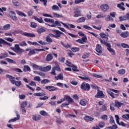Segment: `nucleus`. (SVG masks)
Listing matches in <instances>:
<instances>
[{"label": "nucleus", "instance_id": "nucleus-26", "mask_svg": "<svg viewBox=\"0 0 129 129\" xmlns=\"http://www.w3.org/2000/svg\"><path fill=\"white\" fill-rule=\"evenodd\" d=\"M23 71L24 72H27V71H31V68L29 67L28 66H24Z\"/></svg>", "mask_w": 129, "mask_h": 129}, {"label": "nucleus", "instance_id": "nucleus-22", "mask_svg": "<svg viewBox=\"0 0 129 129\" xmlns=\"http://www.w3.org/2000/svg\"><path fill=\"white\" fill-rule=\"evenodd\" d=\"M86 21V18L85 17H81L79 18L77 21V23H83V22H85Z\"/></svg>", "mask_w": 129, "mask_h": 129}, {"label": "nucleus", "instance_id": "nucleus-8", "mask_svg": "<svg viewBox=\"0 0 129 129\" xmlns=\"http://www.w3.org/2000/svg\"><path fill=\"white\" fill-rule=\"evenodd\" d=\"M16 114L17 115V117L10 119L8 122H15V121H17V120H19V119H20V115L19 114L18 111H16Z\"/></svg>", "mask_w": 129, "mask_h": 129}, {"label": "nucleus", "instance_id": "nucleus-40", "mask_svg": "<svg viewBox=\"0 0 129 129\" xmlns=\"http://www.w3.org/2000/svg\"><path fill=\"white\" fill-rule=\"evenodd\" d=\"M117 128V125H116V124H115L114 123V125H113L111 126H109V127H107V128H105V129H116Z\"/></svg>", "mask_w": 129, "mask_h": 129}, {"label": "nucleus", "instance_id": "nucleus-53", "mask_svg": "<svg viewBox=\"0 0 129 129\" xmlns=\"http://www.w3.org/2000/svg\"><path fill=\"white\" fill-rule=\"evenodd\" d=\"M31 66L33 68H36L37 69H38V68H39V66L37 65L35 63H31Z\"/></svg>", "mask_w": 129, "mask_h": 129}, {"label": "nucleus", "instance_id": "nucleus-39", "mask_svg": "<svg viewBox=\"0 0 129 129\" xmlns=\"http://www.w3.org/2000/svg\"><path fill=\"white\" fill-rule=\"evenodd\" d=\"M16 13L19 15V16H23V17H27V15H26L25 13L22 12L16 11Z\"/></svg>", "mask_w": 129, "mask_h": 129}, {"label": "nucleus", "instance_id": "nucleus-28", "mask_svg": "<svg viewBox=\"0 0 129 129\" xmlns=\"http://www.w3.org/2000/svg\"><path fill=\"white\" fill-rule=\"evenodd\" d=\"M51 81L48 79H44L41 81V84H46V83H49Z\"/></svg>", "mask_w": 129, "mask_h": 129}, {"label": "nucleus", "instance_id": "nucleus-24", "mask_svg": "<svg viewBox=\"0 0 129 129\" xmlns=\"http://www.w3.org/2000/svg\"><path fill=\"white\" fill-rule=\"evenodd\" d=\"M129 33L128 32L126 31L125 32L121 33V36L123 38H126L127 37H128Z\"/></svg>", "mask_w": 129, "mask_h": 129}, {"label": "nucleus", "instance_id": "nucleus-60", "mask_svg": "<svg viewBox=\"0 0 129 129\" xmlns=\"http://www.w3.org/2000/svg\"><path fill=\"white\" fill-rule=\"evenodd\" d=\"M87 40V37H86V36H83L82 38V40L83 42V43H86V40Z\"/></svg>", "mask_w": 129, "mask_h": 129}, {"label": "nucleus", "instance_id": "nucleus-32", "mask_svg": "<svg viewBox=\"0 0 129 129\" xmlns=\"http://www.w3.org/2000/svg\"><path fill=\"white\" fill-rule=\"evenodd\" d=\"M80 103L83 106H85V105H86V101L85 99H82L80 101Z\"/></svg>", "mask_w": 129, "mask_h": 129}, {"label": "nucleus", "instance_id": "nucleus-14", "mask_svg": "<svg viewBox=\"0 0 129 129\" xmlns=\"http://www.w3.org/2000/svg\"><path fill=\"white\" fill-rule=\"evenodd\" d=\"M64 98L65 99H66V100H67V101H68V102H69V103H70V102H71L72 103H73V102H74V100H73V99H72L70 96L68 95L65 96Z\"/></svg>", "mask_w": 129, "mask_h": 129}, {"label": "nucleus", "instance_id": "nucleus-55", "mask_svg": "<svg viewBox=\"0 0 129 129\" xmlns=\"http://www.w3.org/2000/svg\"><path fill=\"white\" fill-rule=\"evenodd\" d=\"M101 119H103V120H107V115H104L101 117Z\"/></svg>", "mask_w": 129, "mask_h": 129}, {"label": "nucleus", "instance_id": "nucleus-46", "mask_svg": "<svg viewBox=\"0 0 129 129\" xmlns=\"http://www.w3.org/2000/svg\"><path fill=\"white\" fill-rule=\"evenodd\" d=\"M101 110L102 111H106V110H107V107H106V105H103L102 106L101 108Z\"/></svg>", "mask_w": 129, "mask_h": 129}, {"label": "nucleus", "instance_id": "nucleus-16", "mask_svg": "<svg viewBox=\"0 0 129 129\" xmlns=\"http://www.w3.org/2000/svg\"><path fill=\"white\" fill-rule=\"evenodd\" d=\"M56 80H63V73H60L57 77H55Z\"/></svg>", "mask_w": 129, "mask_h": 129}, {"label": "nucleus", "instance_id": "nucleus-7", "mask_svg": "<svg viewBox=\"0 0 129 129\" xmlns=\"http://www.w3.org/2000/svg\"><path fill=\"white\" fill-rule=\"evenodd\" d=\"M23 36L25 37H28L29 38H35L36 37V35L34 34V33H28V32H23L22 33Z\"/></svg>", "mask_w": 129, "mask_h": 129}, {"label": "nucleus", "instance_id": "nucleus-34", "mask_svg": "<svg viewBox=\"0 0 129 129\" xmlns=\"http://www.w3.org/2000/svg\"><path fill=\"white\" fill-rule=\"evenodd\" d=\"M51 66H47V67H44V72H47V71H50L51 70Z\"/></svg>", "mask_w": 129, "mask_h": 129}, {"label": "nucleus", "instance_id": "nucleus-38", "mask_svg": "<svg viewBox=\"0 0 129 129\" xmlns=\"http://www.w3.org/2000/svg\"><path fill=\"white\" fill-rule=\"evenodd\" d=\"M19 45L21 47H26V46H28V44L26 42V41H22L21 43H19Z\"/></svg>", "mask_w": 129, "mask_h": 129}, {"label": "nucleus", "instance_id": "nucleus-44", "mask_svg": "<svg viewBox=\"0 0 129 129\" xmlns=\"http://www.w3.org/2000/svg\"><path fill=\"white\" fill-rule=\"evenodd\" d=\"M14 84H15L16 86H18V87H20V86H21V85L22 84V82H21V81H16Z\"/></svg>", "mask_w": 129, "mask_h": 129}, {"label": "nucleus", "instance_id": "nucleus-6", "mask_svg": "<svg viewBox=\"0 0 129 129\" xmlns=\"http://www.w3.org/2000/svg\"><path fill=\"white\" fill-rule=\"evenodd\" d=\"M45 89H46L47 90H49V91H56L59 90L58 88H56L52 86H46Z\"/></svg>", "mask_w": 129, "mask_h": 129}, {"label": "nucleus", "instance_id": "nucleus-37", "mask_svg": "<svg viewBox=\"0 0 129 129\" xmlns=\"http://www.w3.org/2000/svg\"><path fill=\"white\" fill-rule=\"evenodd\" d=\"M125 74V70L121 69L118 71V74H121V75H123V74Z\"/></svg>", "mask_w": 129, "mask_h": 129}, {"label": "nucleus", "instance_id": "nucleus-25", "mask_svg": "<svg viewBox=\"0 0 129 129\" xmlns=\"http://www.w3.org/2000/svg\"><path fill=\"white\" fill-rule=\"evenodd\" d=\"M122 104H123L122 103H120L119 101H116L115 102L114 106H116V107H118V108L119 107H120Z\"/></svg>", "mask_w": 129, "mask_h": 129}, {"label": "nucleus", "instance_id": "nucleus-3", "mask_svg": "<svg viewBox=\"0 0 129 129\" xmlns=\"http://www.w3.org/2000/svg\"><path fill=\"white\" fill-rule=\"evenodd\" d=\"M81 89L85 90V91H88L90 89V85L89 84L87 83L85 84V82L82 83L81 85Z\"/></svg>", "mask_w": 129, "mask_h": 129}, {"label": "nucleus", "instance_id": "nucleus-30", "mask_svg": "<svg viewBox=\"0 0 129 129\" xmlns=\"http://www.w3.org/2000/svg\"><path fill=\"white\" fill-rule=\"evenodd\" d=\"M56 67H54V70H56V71H59L61 72V69H60V67H59V64L58 63H55Z\"/></svg>", "mask_w": 129, "mask_h": 129}, {"label": "nucleus", "instance_id": "nucleus-12", "mask_svg": "<svg viewBox=\"0 0 129 129\" xmlns=\"http://www.w3.org/2000/svg\"><path fill=\"white\" fill-rule=\"evenodd\" d=\"M96 51L97 53L101 54V53H102V47H101L100 45L97 44L96 47Z\"/></svg>", "mask_w": 129, "mask_h": 129}, {"label": "nucleus", "instance_id": "nucleus-61", "mask_svg": "<svg viewBox=\"0 0 129 129\" xmlns=\"http://www.w3.org/2000/svg\"><path fill=\"white\" fill-rule=\"evenodd\" d=\"M121 46L123 47V48H129V46L128 45L125 44V43H122L121 44Z\"/></svg>", "mask_w": 129, "mask_h": 129}, {"label": "nucleus", "instance_id": "nucleus-13", "mask_svg": "<svg viewBox=\"0 0 129 129\" xmlns=\"http://www.w3.org/2000/svg\"><path fill=\"white\" fill-rule=\"evenodd\" d=\"M37 32L38 34H42V33H45L46 32V28H41L39 27L37 28Z\"/></svg>", "mask_w": 129, "mask_h": 129}, {"label": "nucleus", "instance_id": "nucleus-64", "mask_svg": "<svg viewBox=\"0 0 129 129\" xmlns=\"http://www.w3.org/2000/svg\"><path fill=\"white\" fill-rule=\"evenodd\" d=\"M125 17L126 18V21H127V20H129V12L126 14Z\"/></svg>", "mask_w": 129, "mask_h": 129}, {"label": "nucleus", "instance_id": "nucleus-50", "mask_svg": "<svg viewBox=\"0 0 129 129\" xmlns=\"http://www.w3.org/2000/svg\"><path fill=\"white\" fill-rule=\"evenodd\" d=\"M80 49L78 47H73L72 48V51H73V52H78V51H79Z\"/></svg>", "mask_w": 129, "mask_h": 129}, {"label": "nucleus", "instance_id": "nucleus-20", "mask_svg": "<svg viewBox=\"0 0 129 129\" xmlns=\"http://www.w3.org/2000/svg\"><path fill=\"white\" fill-rule=\"evenodd\" d=\"M69 67H72V70L73 71H76L77 72H79V70H77V67L73 65V64H71V65H68Z\"/></svg>", "mask_w": 129, "mask_h": 129}, {"label": "nucleus", "instance_id": "nucleus-19", "mask_svg": "<svg viewBox=\"0 0 129 129\" xmlns=\"http://www.w3.org/2000/svg\"><path fill=\"white\" fill-rule=\"evenodd\" d=\"M60 37H61V35L60 34V31L55 30V39H59Z\"/></svg>", "mask_w": 129, "mask_h": 129}, {"label": "nucleus", "instance_id": "nucleus-42", "mask_svg": "<svg viewBox=\"0 0 129 129\" xmlns=\"http://www.w3.org/2000/svg\"><path fill=\"white\" fill-rule=\"evenodd\" d=\"M25 106H27V102L23 101L21 104V108H24Z\"/></svg>", "mask_w": 129, "mask_h": 129}, {"label": "nucleus", "instance_id": "nucleus-17", "mask_svg": "<svg viewBox=\"0 0 129 129\" xmlns=\"http://www.w3.org/2000/svg\"><path fill=\"white\" fill-rule=\"evenodd\" d=\"M124 6V3H123V2L121 3V4H118L117 5V7L118 8H119V9H120V10H122V11H124L125 10V8H124V7L121 6Z\"/></svg>", "mask_w": 129, "mask_h": 129}, {"label": "nucleus", "instance_id": "nucleus-18", "mask_svg": "<svg viewBox=\"0 0 129 129\" xmlns=\"http://www.w3.org/2000/svg\"><path fill=\"white\" fill-rule=\"evenodd\" d=\"M32 119L37 121L38 120H40L41 119V116L40 115H33Z\"/></svg>", "mask_w": 129, "mask_h": 129}, {"label": "nucleus", "instance_id": "nucleus-31", "mask_svg": "<svg viewBox=\"0 0 129 129\" xmlns=\"http://www.w3.org/2000/svg\"><path fill=\"white\" fill-rule=\"evenodd\" d=\"M46 42H47L48 43H52V42H53V40H52L49 35H47L46 37Z\"/></svg>", "mask_w": 129, "mask_h": 129}, {"label": "nucleus", "instance_id": "nucleus-21", "mask_svg": "<svg viewBox=\"0 0 129 129\" xmlns=\"http://www.w3.org/2000/svg\"><path fill=\"white\" fill-rule=\"evenodd\" d=\"M10 28H11V25L7 24L4 26L3 28V30H5V31H8L10 30Z\"/></svg>", "mask_w": 129, "mask_h": 129}, {"label": "nucleus", "instance_id": "nucleus-59", "mask_svg": "<svg viewBox=\"0 0 129 129\" xmlns=\"http://www.w3.org/2000/svg\"><path fill=\"white\" fill-rule=\"evenodd\" d=\"M83 28L86 29L87 30H92V28L87 25H83Z\"/></svg>", "mask_w": 129, "mask_h": 129}, {"label": "nucleus", "instance_id": "nucleus-43", "mask_svg": "<svg viewBox=\"0 0 129 129\" xmlns=\"http://www.w3.org/2000/svg\"><path fill=\"white\" fill-rule=\"evenodd\" d=\"M105 21H106L107 22H109V21H113V18H112L111 17H110V16L108 15L107 16V17H106L105 18Z\"/></svg>", "mask_w": 129, "mask_h": 129}, {"label": "nucleus", "instance_id": "nucleus-47", "mask_svg": "<svg viewBox=\"0 0 129 129\" xmlns=\"http://www.w3.org/2000/svg\"><path fill=\"white\" fill-rule=\"evenodd\" d=\"M33 80H34L35 81L40 82L41 81V78H40V77L39 76H35L34 77Z\"/></svg>", "mask_w": 129, "mask_h": 129}, {"label": "nucleus", "instance_id": "nucleus-48", "mask_svg": "<svg viewBox=\"0 0 129 129\" xmlns=\"http://www.w3.org/2000/svg\"><path fill=\"white\" fill-rule=\"evenodd\" d=\"M119 20L120 22H122V21H126V18H125V16H124L123 17H119Z\"/></svg>", "mask_w": 129, "mask_h": 129}, {"label": "nucleus", "instance_id": "nucleus-58", "mask_svg": "<svg viewBox=\"0 0 129 129\" xmlns=\"http://www.w3.org/2000/svg\"><path fill=\"white\" fill-rule=\"evenodd\" d=\"M93 76L94 77H96V78H101V77H102V76L97 75L96 74H93Z\"/></svg>", "mask_w": 129, "mask_h": 129}, {"label": "nucleus", "instance_id": "nucleus-51", "mask_svg": "<svg viewBox=\"0 0 129 129\" xmlns=\"http://www.w3.org/2000/svg\"><path fill=\"white\" fill-rule=\"evenodd\" d=\"M104 125H105V123H104V122H101L98 124L99 127H101V128L103 127Z\"/></svg>", "mask_w": 129, "mask_h": 129}, {"label": "nucleus", "instance_id": "nucleus-10", "mask_svg": "<svg viewBox=\"0 0 129 129\" xmlns=\"http://www.w3.org/2000/svg\"><path fill=\"white\" fill-rule=\"evenodd\" d=\"M33 95L34 96H44V95H46V93H45V91L44 90H42L41 92H39V93H35Z\"/></svg>", "mask_w": 129, "mask_h": 129}, {"label": "nucleus", "instance_id": "nucleus-36", "mask_svg": "<svg viewBox=\"0 0 129 129\" xmlns=\"http://www.w3.org/2000/svg\"><path fill=\"white\" fill-rule=\"evenodd\" d=\"M100 36L102 38H107L108 37V34H104V33L102 32L100 33Z\"/></svg>", "mask_w": 129, "mask_h": 129}, {"label": "nucleus", "instance_id": "nucleus-5", "mask_svg": "<svg viewBox=\"0 0 129 129\" xmlns=\"http://www.w3.org/2000/svg\"><path fill=\"white\" fill-rule=\"evenodd\" d=\"M9 15L13 21H17V16H16V13H15V12L13 11H10Z\"/></svg>", "mask_w": 129, "mask_h": 129}, {"label": "nucleus", "instance_id": "nucleus-2", "mask_svg": "<svg viewBox=\"0 0 129 129\" xmlns=\"http://www.w3.org/2000/svg\"><path fill=\"white\" fill-rule=\"evenodd\" d=\"M14 47H11L10 49L12 50V51H14L16 53H23L24 49L21 48L19 44H15Z\"/></svg>", "mask_w": 129, "mask_h": 129}, {"label": "nucleus", "instance_id": "nucleus-1", "mask_svg": "<svg viewBox=\"0 0 129 129\" xmlns=\"http://www.w3.org/2000/svg\"><path fill=\"white\" fill-rule=\"evenodd\" d=\"M98 40L100 41L101 44H102L103 45H105V46H107V49L109 51V52L112 53L113 55H115V51H114V50H113L110 47L111 46L110 43L106 42V41H105L102 40L101 38H99Z\"/></svg>", "mask_w": 129, "mask_h": 129}, {"label": "nucleus", "instance_id": "nucleus-4", "mask_svg": "<svg viewBox=\"0 0 129 129\" xmlns=\"http://www.w3.org/2000/svg\"><path fill=\"white\" fill-rule=\"evenodd\" d=\"M95 97H96V98H104V94H103V92H102V91H100L99 89H98V92L95 95Z\"/></svg>", "mask_w": 129, "mask_h": 129}, {"label": "nucleus", "instance_id": "nucleus-56", "mask_svg": "<svg viewBox=\"0 0 129 129\" xmlns=\"http://www.w3.org/2000/svg\"><path fill=\"white\" fill-rule=\"evenodd\" d=\"M31 28H36L37 27V24L34 22L31 23Z\"/></svg>", "mask_w": 129, "mask_h": 129}, {"label": "nucleus", "instance_id": "nucleus-45", "mask_svg": "<svg viewBox=\"0 0 129 129\" xmlns=\"http://www.w3.org/2000/svg\"><path fill=\"white\" fill-rule=\"evenodd\" d=\"M35 51V49L30 50L29 51V52L28 53V55H31L35 54L36 53V51Z\"/></svg>", "mask_w": 129, "mask_h": 129}, {"label": "nucleus", "instance_id": "nucleus-41", "mask_svg": "<svg viewBox=\"0 0 129 129\" xmlns=\"http://www.w3.org/2000/svg\"><path fill=\"white\" fill-rule=\"evenodd\" d=\"M52 11H59V7L57 5H53L51 8Z\"/></svg>", "mask_w": 129, "mask_h": 129}, {"label": "nucleus", "instance_id": "nucleus-52", "mask_svg": "<svg viewBox=\"0 0 129 129\" xmlns=\"http://www.w3.org/2000/svg\"><path fill=\"white\" fill-rule=\"evenodd\" d=\"M53 16L54 17V18H63V16L62 15L57 14L56 13H53Z\"/></svg>", "mask_w": 129, "mask_h": 129}, {"label": "nucleus", "instance_id": "nucleus-35", "mask_svg": "<svg viewBox=\"0 0 129 129\" xmlns=\"http://www.w3.org/2000/svg\"><path fill=\"white\" fill-rule=\"evenodd\" d=\"M40 114L41 115H43V116H45L46 115H48V113L47 112L44 111V110H41L39 112Z\"/></svg>", "mask_w": 129, "mask_h": 129}, {"label": "nucleus", "instance_id": "nucleus-9", "mask_svg": "<svg viewBox=\"0 0 129 129\" xmlns=\"http://www.w3.org/2000/svg\"><path fill=\"white\" fill-rule=\"evenodd\" d=\"M100 9L103 12H106V11L109 9V7H108V5L104 4L100 6Z\"/></svg>", "mask_w": 129, "mask_h": 129}, {"label": "nucleus", "instance_id": "nucleus-27", "mask_svg": "<svg viewBox=\"0 0 129 129\" xmlns=\"http://www.w3.org/2000/svg\"><path fill=\"white\" fill-rule=\"evenodd\" d=\"M44 21H45L46 23H49V22L50 23H54V19H48V18H45L44 19Z\"/></svg>", "mask_w": 129, "mask_h": 129}, {"label": "nucleus", "instance_id": "nucleus-29", "mask_svg": "<svg viewBox=\"0 0 129 129\" xmlns=\"http://www.w3.org/2000/svg\"><path fill=\"white\" fill-rule=\"evenodd\" d=\"M107 93L110 96H111L112 98H114V94L111 92V90H110V89L107 91Z\"/></svg>", "mask_w": 129, "mask_h": 129}, {"label": "nucleus", "instance_id": "nucleus-49", "mask_svg": "<svg viewBox=\"0 0 129 129\" xmlns=\"http://www.w3.org/2000/svg\"><path fill=\"white\" fill-rule=\"evenodd\" d=\"M84 2H85V0H75V4H76V5H77L78 4H80V3H84Z\"/></svg>", "mask_w": 129, "mask_h": 129}, {"label": "nucleus", "instance_id": "nucleus-33", "mask_svg": "<svg viewBox=\"0 0 129 129\" xmlns=\"http://www.w3.org/2000/svg\"><path fill=\"white\" fill-rule=\"evenodd\" d=\"M6 60L8 62V63H13V64H16V61L11 58H6Z\"/></svg>", "mask_w": 129, "mask_h": 129}, {"label": "nucleus", "instance_id": "nucleus-11", "mask_svg": "<svg viewBox=\"0 0 129 129\" xmlns=\"http://www.w3.org/2000/svg\"><path fill=\"white\" fill-rule=\"evenodd\" d=\"M48 26L49 27H57V26H58V27H61V24H60L59 21H56L54 22V23H52V25L49 24Z\"/></svg>", "mask_w": 129, "mask_h": 129}, {"label": "nucleus", "instance_id": "nucleus-23", "mask_svg": "<svg viewBox=\"0 0 129 129\" xmlns=\"http://www.w3.org/2000/svg\"><path fill=\"white\" fill-rule=\"evenodd\" d=\"M79 77L81 79H83V80H88V81H90L91 80L90 79V78H89L88 76H85L84 77L82 76H79Z\"/></svg>", "mask_w": 129, "mask_h": 129}, {"label": "nucleus", "instance_id": "nucleus-63", "mask_svg": "<svg viewBox=\"0 0 129 129\" xmlns=\"http://www.w3.org/2000/svg\"><path fill=\"white\" fill-rule=\"evenodd\" d=\"M7 78H9V79H16V78L12 76H10L9 75H6Z\"/></svg>", "mask_w": 129, "mask_h": 129}, {"label": "nucleus", "instance_id": "nucleus-54", "mask_svg": "<svg viewBox=\"0 0 129 129\" xmlns=\"http://www.w3.org/2000/svg\"><path fill=\"white\" fill-rule=\"evenodd\" d=\"M49 97L47 96H44L43 97H40L39 99L40 100H46V99H48Z\"/></svg>", "mask_w": 129, "mask_h": 129}, {"label": "nucleus", "instance_id": "nucleus-62", "mask_svg": "<svg viewBox=\"0 0 129 129\" xmlns=\"http://www.w3.org/2000/svg\"><path fill=\"white\" fill-rule=\"evenodd\" d=\"M33 13H34V10H30L28 12V16H32Z\"/></svg>", "mask_w": 129, "mask_h": 129}, {"label": "nucleus", "instance_id": "nucleus-57", "mask_svg": "<svg viewBox=\"0 0 129 129\" xmlns=\"http://www.w3.org/2000/svg\"><path fill=\"white\" fill-rule=\"evenodd\" d=\"M115 117L116 118L117 123H119V117L118 116V115H115Z\"/></svg>", "mask_w": 129, "mask_h": 129}, {"label": "nucleus", "instance_id": "nucleus-15", "mask_svg": "<svg viewBox=\"0 0 129 129\" xmlns=\"http://www.w3.org/2000/svg\"><path fill=\"white\" fill-rule=\"evenodd\" d=\"M53 59V55L52 54L49 53L47 55L46 60L47 62H50Z\"/></svg>", "mask_w": 129, "mask_h": 129}]
</instances>
